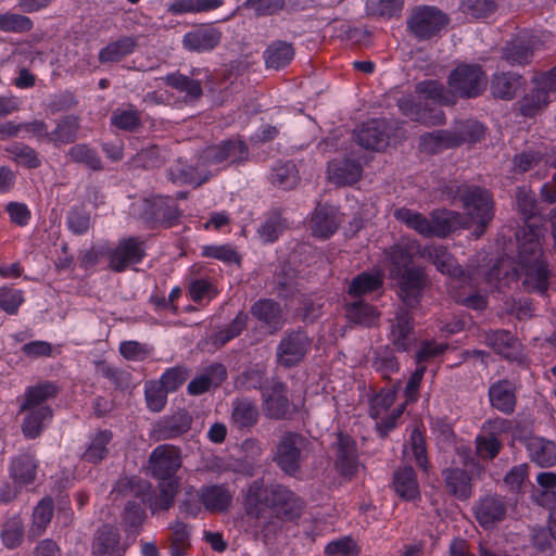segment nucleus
<instances>
[{"label": "nucleus", "instance_id": "4c0bfd02", "mask_svg": "<svg viewBox=\"0 0 556 556\" xmlns=\"http://www.w3.org/2000/svg\"><path fill=\"white\" fill-rule=\"evenodd\" d=\"M96 556H122L118 530L112 526H103L93 543Z\"/></svg>", "mask_w": 556, "mask_h": 556}, {"label": "nucleus", "instance_id": "09e8293b", "mask_svg": "<svg viewBox=\"0 0 556 556\" xmlns=\"http://www.w3.org/2000/svg\"><path fill=\"white\" fill-rule=\"evenodd\" d=\"M223 3V0H173L167 10L174 15L195 14L213 11Z\"/></svg>", "mask_w": 556, "mask_h": 556}, {"label": "nucleus", "instance_id": "9d476101", "mask_svg": "<svg viewBox=\"0 0 556 556\" xmlns=\"http://www.w3.org/2000/svg\"><path fill=\"white\" fill-rule=\"evenodd\" d=\"M311 346L312 340L305 331L301 329L288 331L277 346V363L286 368L293 367L305 358Z\"/></svg>", "mask_w": 556, "mask_h": 556}, {"label": "nucleus", "instance_id": "f03ea898", "mask_svg": "<svg viewBox=\"0 0 556 556\" xmlns=\"http://www.w3.org/2000/svg\"><path fill=\"white\" fill-rule=\"evenodd\" d=\"M466 217L453 211H433L430 215L431 238H445L457 228L475 226L472 236L480 238L494 217L493 199L489 190L471 186L460 194Z\"/></svg>", "mask_w": 556, "mask_h": 556}, {"label": "nucleus", "instance_id": "052dcab7", "mask_svg": "<svg viewBox=\"0 0 556 556\" xmlns=\"http://www.w3.org/2000/svg\"><path fill=\"white\" fill-rule=\"evenodd\" d=\"M5 151L14 162L27 168H37L41 164L37 152L29 146L15 142L9 146Z\"/></svg>", "mask_w": 556, "mask_h": 556}, {"label": "nucleus", "instance_id": "f257e3e1", "mask_svg": "<svg viewBox=\"0 0 556 556\" xmlns=\"http://www.w3.org/2000/svg\"><path fill=\"white\" fill-rule=\"evenodd\" d=\"M545 235L546 228L543 224L528 220L517 233L518 267L514 266L508 258L497 260L485 275L489 287L503 291L510 281H516L520 275H523V286L528 291L545 294L551 275L542 248Z\"/></svg>", "mask_w": 556, "mask_h": 556}, {"label": "nucleus", "instance_id": "473e14b6", "mask_svg": "<svg viewBox=\"0 0 556 556\" xmlns=\"http://www.w3.org/2000/svg\"><path fill=\"white\" fill-rule=\"evenodd\" d=\"M527 448L530 459L538 466L548 468L556 465V445L553 441L539 437L531 438Z\"/></svg>", "mask_w": 556, "mask_h": 556}, {"label": "nucleus", "instance_id": "69168bd1", "mask_svg": "<svg viewBox=\"0 0 556 556\" xmlns=\"http://www.w3.org/2000/svg\"><path fill=\"white\" fill-rule=\"evenodd\" d=\"M24 526L20 517L8 519L1 531V540L7 548H16L23 541Z\"/></svg>", "mask_w": 556, "mask_h": 556}, {"label": "nucleus", "instance_id": "b1692460", "mask_svg": "<svg viewBox=\"0 0 556 556\" xmlns=\"http://www.w3.org/2000/svg\"><path fill=\"white\" fill-rule=\"evenodd\" d=\"M358 458L355 441L340 433L337 440V470L344 477H353L358 470Z\"/></svg>", "mask_w": 556, "mask_h": 556}, {"label": "nucleus", "instance_id": "dca6fc26", "mask_svg": "<svg viewBox=\"0 0 556 556\" xmlns=\"http://www.w3.org/2000/svg\"><path fill=\"white\" fill-rule=\"evenodd\" d=\"M143 241L136 237L119 240L109 253L110 267L114 271H124L129 265L140 263L144 257Z\"/></svg>", "mask_w": 556, "mask_h": 556}, {"label": "nucleus", "instance_id": "6e6d98bb", "mask_svg": "<svg viewBox=\"0 0 556 556\" xmlns=\"http://www.w3.org/2000/svg\"><path fill=\"white\" fill-rule=\"evenodd\" d=\"M372 367L376 371L381 374L383 378L399 371V362L389 346H380L374 352Z\"/></svg>", "mask_w": 556, "mask_h": 556}, {"label": "nucleus", "instance_id": "393cba45", "mask_svg": "<svg viewBox=\"0 0 556 556\" xmlns=\"http://www.w3.org/2000/svg\"><path fill=\"white\" fill-rule=\"evenodd\" d=\"M491 406L503 414L510 415L516 407L514 384L508 380H498L489 388Z\"/></svg>", "mask_w": 556, "mask_h": 556}, {"label": "nucleus", "instance_id": "774afa93", "mask_svg": "<svg viewBox=\"0 0 556 556\" xmlns=\"http://www.w3.org/2000/svg\"><path fill=\"white\" fill-rule=\"evenodd\" d=\"M34 27L33 21L17 13H0V30L5 33H26Z\"/></svg>", "mask_w": 556, "mask_h": 556}, {"label": "nucleus", "instance_id": "7c9ffc66", "mask_svg": "<svg viewBox=\"0 0 556 556\" xmlns=\"http://www.w3.org/2000/svg\"><path fill=\"white\" fill-rule=\"evenodd\" d=\"M251 314L264 323L271 331L280 329L283 325L282 309L279 303L262 299L253 304Z\"/></svg>", "mask_w": 556, "mask_h": 556}, {"label": "nucleus", "instance_id": "0eeeda50", "mask_svg": "<svg viewBox=\"0 0 556 556\" xmlns=\"http://www.w3.org/2000/svg\"><path fill=\"white\" fill-rule=\"evenodd\" d=\"M448 22V15L437 7L417 5L412 9L406 24L417 39L428 40L445 28Z\"/></svg>", "mask_w": 556, "mask_h": 556}, {"label": "nucleus", "instance_id": "7ed1b4c3", "mask_svg": "<svg viewBox=\"0 0 556 556\" xmlns=\"http://www.w3.org/2000/svg\"><path fill=\"white\" fill-rule=\"evenodd\" d=\"M293 519L300 515L301 504L293 492L280 484L265 485L263 480H254L243 500L245 531L257 533L269 519V509Z\"/></svg>", "mask_w": 556, "mask_h": 556}, {"label": "nucleus", "instance_id": "2f4dec72", "mask_svg": "<svg viewBox=\"0 0 556 556\" xmlns=\"http://www.w3.org/2000/svg\"><path fill=\"white\" fill-rule=\"evenodd\" d=\"M25 412L22 430L26 438L35 439L40 435L42 430L52 419V409L50 407L22 408Z\"/></svg>", "mask_w": 556, "mask_h": 556}, {"label": "nucleus", "instance_id": "2eb2a0df", "mask_svg": "<svg viewBox=\"0 0 556 556\" xmlns=\"http://www.w3.org/2000/svg\"><path fill=\"white\" fill-rule=\"evenodd\" d=\"M425 253L427 250L417 239L403 238L386 252L390 262V275H396L404 268H410L414 257L424 258Z\"/></svg>", "mask_w": 556, "mask_h": 556}, {"label": "nucleus", "instance_id": "f8f14e48", "mask_svg": "<svg viewBox=\"0 0 556 556\" xmlns=\"http://www.w3.org/2000/svg\"><path fill=\"white\" fill-rule=\"evenodd\" d=\"M394 131L393 123L384 118H372L358 127L355 138L363 148L379 151L389 144Z\"/></svg>", "mask_w": 556, "mask_h": 556}, {"label": "nucleus", "instance_id": "423d86ee", "mask_svg": "<svg viewBox=\"0 0 556 556\" xmlns=\"http://www.w3.org/2000/svg\"><path fill=\"white\" fill-rule=\"evenodd\" d=\"M160 481L159 493L152 489L148 481H142L135 478L121 479L118 481V488H130L132 490L136 485L137 490L135 493L141 496L142 502L147 504L150 510L154 514L159 510H167L169 507H172L178 490L177 479H166Z\"/></svg>", "mask_w": 556, "mask_h": 556}, {"label": "nucleus", "instance_id": "37998d69", "mask_svg": "<svg viewBox=\"0 0 556 556\" xmlns=\"http://www.w3.org/2000/svg\"><path fill=\"white\" fill-rule=\"evenodd\" d=\"M523 85L520 75L511 73H502L495 75L491 81V91L494 97L510 100L515 97L518 89Z\"/></svg>", "mask_w": 556, "mask_h": 556}, {"label": "nucleus", "instance_id": "a211bd4d", "mask_svg": "<svg viewBox=\"0 0 556 556\" xmlns=\"http://www.w3.org/2000/svg\"><path fill=\"white\" fill-rule=\"evenodd\" d=\"M222 31L213 25H201L187 31L181 40L182 47L197 53H204L215 49L222 40Z\"/></svg>", "mask_w": 556, "mask_h": 556}, {"label": "nucleus", "instance_id": "c9c22d12", "mask_svg": "<svg viewBox=\"0 0 556 556\" xmlns=\"http://www.w3.org/2000/svg\"><path fill=\"white\" fill-rule=\"evenodd\" d=\"M549 155H554V149H548L547 147L526 149L514 156V170L521 174L540 165L541 163H543L545 166H548L547 159Z\"/></svg>", "mask_w": 556, "mask_h": 556}, {"label": "nucleus", "instance_id": "49530a36", "mask_svg": "<svg viewBox=\"0 0 556 556\" xmlns=\"http://www.w3.org/2000/svg\"><path fill=\"white\" fill-rule=\"evenodd\" d=\"M294 56L292 46L286 41H275L264 51L265 64L268 68L279 70L288 65Z\"/></svg>", "mask_w": 556, "mask_h": 556}, {"label": "nucleus", "instance_id": "1a4fd4ad", "mask_svg": "<svg viewBox=\"0 0 556 556\" xmlns=\"http://www.w3.org/2000/svg\"><path fill=\"white\" fill-rule=\"evenodd\" d=\"M486 75L477 64H460L448 76V85L463 98H475L486 87Z\"/></svg>", "mask_w": 556, "mask_h": 556}, {"label": "nucleus", "instance_id": "8fccbe9b", "mask_svg": "<svg viewBox=\"0 0 556 556\" xmlns=\"http://www.w3.org/2000/svg\"><path fill=\"white\" fill-rule=\"evenodd\" d=\"M113 439V433L110 430H99L93 437L84 452V459L90 463L102 462L109 452V444Z\"/></svg>", "mask_w": 556, "mask_h": 556}, {"label": "nucleus", "instance_id": "ddd939ff", "mask_svg": "<svg viewBox=\"0 0 556 556\" xmlns=\"http://www.w3.org/2000/svg\"><path fill=\"white\" fill-rule=\"evenodd\" d=\"M181 464L180 450L170 444L156 446L149 457V470L157 480L175 479Z\"/></svg>", "mask_w": 556, "mask_h": 556}, {"label": "nucleus", "instance_id": "680f3d73", "mask_svg": "<svg viewBox=\"0 0 556 556\" xmlns=\"http://www.w3.org/2000/svg\"><path fill=\"white\" fill-rule=\"evenodd\" d=\"M168 86L185 92L190 99H198L202 94V86L199 80L189 78L179 73L168 74L165 78Z\"/></svg>", "mask_w": 556, "mask_h": 556}, {"label": "nucleus", "instance_id": "58836bf2", "mask_svg": "<svg viewBox=\"0 0 556 556\" xmlns=\"http://www.w3.org/2000/svg\"><path fill=\"white\" fill-rule=\"evenodd\" d=\"M137 47V40L134 37L125 36L115 41L109 42L99 51V61L101 63H114L131 54Z\"/></svg>", "mask_w": 556, "mask_h": 556}, {"label": "nucleus", "instance_id": "ea45409f", "mask_svg": "<svg viewBox=\"0 0 556 556\" xmlns=\"http://www.w3.org/2000/svg\"><path fill=\"white\" fill-rule=\"evenodd\" d=\"M457 147L464 143H476L484 138L485 127L473 119L457 122L453 129L450 130Z\"/></svg>", "mask_w": 556, "mask_h": 556}, {"label": "nucleus", "instance_id": "a19ab883", "mask_svg": "<svg viewBox=\"0 0 556 556\" xmlns=\"http://www.w3.org/2000/svg\"><path fill=\"white\" fill-rule=\"evenodd\" d=\"M258 419V410L248 399L236 400L232 403L231 422L238 429L251 428Z\"/></svg>", "mask_w": 556, "mask_h": 556}, {"label": "nucleus", "instance_id": "bb28decb", "mask_svg": "<svg viewBox=\"0 0 556 556\" xmlns=\"http://www.w3.org/2000/svg\"><path fill=\"white\" fill-rule=\"evenodd\" d=\"M413 331V316L407 309H399L392 324L390 340L397 351H407L410 348Z\"/></svg>", "mask_w": 556, "mask_h": 556}, {"label": "nucleus", "instance_id": "9b49d317", "mask_svg": "<svg viewBox=\"0 0 556 556\" xmlns=\"http://www.w3.org/2000/svg\"><path fill=\"white\" fill-rule=\"evenodd\" d=\"M390 276L396 280L397 294L403 303L409 307L417 306L427 286L425 269L420 266H413Z\"/></svg>", "mask_w": 556, "mask_h": 556}, {"label": "nucleus", "instance_id": "72a5a7b5", "mask_svg": "<svg viewBox=\"0 0 556 556\" xmlns=\"http://www.w3.org/2000/svg\"><path fill=\"white\" fill-rule=\"evenodd\" d=\"M59 388L51 381H45L26 388L22 408L50 407L46 404L48 400L55 397Z\"/></svg>", "mask_w": 556, "mask_h": 556}, {"label": "nucleus", "instance_id": "603ef678", "mask_svg": "<svg viewBox=\"0 0 556 556\" xmlns=\"http://www.w3.org/2000/svg\"><path fill=\"white\" fill-rule=\"evenodd\" d=\"M169 530L172 531L170 556H186L187 548L190 546V527L180 520H175L169 525Z\"/></svg>", "mask_w": 556, "mask_h": 556}, {"label": "nucleus", "instance_id": "6e6552de", "mask_svg": "<svg viewBox=\"0 0 556 556\" xmlns=\"http://www.w3.org/2000/svg\"><path fill=\"white\" fill-rule=\"evenodd\" d=\"M534 88L519 101L520 113L526 117L539 114L556 92V66L533 79Z\"/></svg>", "mask_w": 556, "mask_h": 556}, {"label": "nucleus", "instance_id": "e433bc0d", "mask_svg": "<svg viewBox=\"0 0 556 556\" xmlns=\"http://www.w3.org/2000/svg\"><path fill=\"white\" fill-rule=\"evenodd\" d=\"M444 481L450 493L458 500H468L471 495V477L467 470L460 468H448L443 471Z\"/></svg>", "mask_w": 556, "mask_h": 556}, {"label": "nucleus", "instance_id": "de8ad7c7", "mask_svg": "<svg viewBox=\"0 0 556 556\" xmlns=\"http://www.w3.org/2000/svg\"><path fill=\"white\" fill-rule=\"evenodd\" d=\"M393 215L396 220L404 224L407 228L425 238H431L430 218L424 214L407 207H400L394 211Z\"/></svg>", "mask_w": 556, "mask_h": 556}, {"label": "nucleus", "instance_id": "6ab92c4d", "mask_svg": "<svg viewBox=\"0 0 556 556\" xmlns=\"http://www.w3.org/2000/svg\"><path fill=\"white\" fill-rule=\"evenodd\" d=\"M401 113L412 121L426 125H441L445 122V115L441 110H428L417 102L413 94H404L397 100Z\"/></svg>", "mask_w": 556, "mask_h": 556}, {"label": "nucleus", "instance_id": "a18cd8bd", "mask_svg": "<svg viewBox=\"0 0 556 556\" xmlns=\"http://www.w3.org/2000/svg\"><path fill=\"white\" fill-rule=\"evenodd\" d=\"M169 178L174 184H190L200 186L206 181L199 161L194 165H188L178 161L176 165L169 169Z\"/></svg>", "mask_w": 556, "mask_h": 556}, {"label": "nucleus", "instance_id": "c85d7f7f", "mask_svg": "<svg viewBox=\"0 0 556 556\" xmlns=\"http://www.w3.org/2000/svg\"><path fill=\"white\" fill-rule=\"evenodd\" d=\"M227 377L226 368L222 364H212L205 370L192 379L188 387V393L200 395L210 390L211 387L219 386Z\"/></svg>", "mask_w": 556, "mask_h": 556}, {"label": "nucleus", "instance_id": "f3484780", "mask_svg": "<svg viewBox=\"0 0 556 556\" xmlns=\"http://www.w3.org/2000/svg\"><path fill=\"white\" fill-rule=\"evenodd\" d=\"M303 444L304 439L295 433H287L281 438L277 446L276 460L288 475H294L299 470Z\"/></svg>", "mask_w": 556, "mask_h": 556}, {"label": "nucleus", "instance_id": "a878e982", "mask_svg": "<svg viewBox=\"0 0 556 556\" xmlns=\"http://www.w3.org/2000/svg\"><path fill=\"white\" fill-rule=\"evenodd\" d=\"M268 181L275 188L291 190L300 182L299 169L292 161H278L270 168Z\"/></svg>", "mask_w": 556, "mask_h": 556}, {"label": "nucleus", "instance_id": "4468645a", "mask_svg": "<svg viewBox=\"0 0 556 556\" xmlns=\"http://www.w3.org/2000/svg\"><path fill=\"white\" fill-rule=\"evenodd\" d=\"M425 250H427V253H425L422 260L430 261L438 271L456 279L462 283L472 286L471 275L462 268L447 248L443 245L428 244L425 245Z\"/></svg>", "mask_w": 556, "mask_h": 556}, {"label": "nucleus", "instance_id": "c03bdc74", "mask_svg": "<svg viewBox=\"0 0 556 556\" xmlns=\"http://www.w3.org/2000/svg\"><path fill=\"white\" fill-rule=\"evenodd\" d=\"M419 147L422 152L435 154L446 149L457 147L450 130H434L422 135L419 139Z\"/></svg>", "mask_w": 556, "mask_h": 556}, {"label": "nucleus", "instance_id": "f704fd0d", "mask_svg": "<svg viewBox=\"0 0 556 556\" xmlns=\"http://www.w3.org/2000/svg\"><path fill=\"white\" fill-rule=\"evenodd\" d=\"M384 276L381 270L363 271L355 276L348 288V293L352 296H362L382 288Z\"/></svg>", "mask_w": 556, "mask_h": 556}, {"label": "nucleus", "instance_id": "20e7f679", "mask_svg": "<svg viewBox=\"0 0 556 556\" xmlns=\"http://www.w3.org/2000/svg\"><path fill=\"white\" fill-rule=\"evenodd\" d=\"M248 157L249 148L247 143L241 139L232 138L219 144L206 147L199 154L198 161L207 181L219 170L230 165L242 164Z\"/></svg>", "mask_w": 556, "mask_h": 556}, {"label": "nucleus", "instance_id": "5701e85b", "mask_svg": "<svg viewBox=\"0 0 556 556\" xmlns=\"http://www.w3.org/2000/svg\"><path fill=\"white\" fill-rule=\"evenodd\" d=\"M38 460L30 454L14 456L10 463V477L16 488L30 489L37 479Z\"/></svg>", "mask_w": 556, "mask_h": 556}, {"label": "nucleus", "instance_id": "79ce46f5", "mask_svg": "<svg viewBox=\"0 0 556 556\" xmlns=\"http://www.w3.org/2000/svg\"><path fill=\"white\" fill-rule=\"evenodd\" d=\"M415 91L425 100L432 101L438 104H454L455 94L447 91L438 80H424L416 85Z\"/></svg>", "mask_w": 556, "mask_h": 556}, {"label": "nucleus", "instance_id": "4d7b16f0", "mask_svg": "<svg viewBox=\"0 0 556 556\" xmlns=\"http://www.w3.org/2000/svg\"><path fill=\"white\" fill-rule=\"evenodd\" d=\"M346 317L351 323L371 326L378 318V312L366 302L355 301L346 306Z\"/></svg>", "mask_w": 556, "mask_h": 556}, {"label": "nucleus", "instance_id": "13d9d810", "mask_svg": "<svg viewBox=\"0 0 556 556\" xmlns=\"http://www.w3.org/2000/svg\"><path fill=\"white\" fill-rule=\"evenodd\" d=\"M112 126L127 131H132L141 124L140 112L132 105L117 108L111 115Z\"/></svg>", "mask_w": 556, "mask_h": 556}, {"label": "nucleus", "instance_id": "cd10ccee", "mask_svg": "<svg viewBox=\"0 0 556 556\" xmlns=\"http://www.w3.org/2000/svg\"><path fill=\"white\" fill-rule=\"evenodd\" d=\"M362 165L355 160L331 161L328 165L329 179L340 186L353 185L362 176Z\"/></svg>", "mask_w": 556, "mask_h": 556}, {"label": "nucleus", "instance_id": "0e129e2a", "mask_svg": "<svg viewBox=\"0 0 556 556\" xmlns=\"http://www.w3.org/2000/svg\"><path fill=\"white\" fill-rule=\"evenodd\" d=\"M52 516L53 501L50 497H45L34 509L31 532L40 535L50 523Z\"/></svg>", "mask_w": 556, "mask_h": 556}, {"label": "nucleus", "instance_id": "39448f33", "mask_svg": "<svg viewBox=\"0 0 556 556\" xmlns=\"http://www.w3.org/2000/svg\"><path fill=\"white\" fill-rule=\"evenodd\" d=\"M233 493L227 484H207L199 490L190 488L180 508L189 516L197 517L202 507L213 514L224 513L231 506Z\"/></svg>", "mask_w": 556, "mask_h": 556}, {"label": "nucleus", "instance_id": "338daca9", "mask_svg": "<svg viewBox=\"0 0 556 556\" xmlns=\"http://www.w3.org/2000/svg\"><path fill=\"white\" fill-rule=\"evenodd\" d=\"M68 156L76 163H83L93 170L102 168L97 151L88 144H75L68 150Z\"/></svg>", "mask_w": 556, "mask_h": 556}, {"label": "nucleus", "instance_id": "aec40b11", "mask_svg": "<svg viewBox=\"0 0 556 556\" xmlns=\"http://www.w3.org/2000/svg\"><path fill=\"white\" fill-rule=\"evenodd\" d=\"M507 506L502 496L486 495L475 506V516L479 525L485 529L504 520Z\"/></svg>", "mask_w": 556, "mask_h": 556}, {"label": "nucleus", "instance_id": "4be33fe9", "mask_svg": "<svg viewBox=\"0 0 556 556\" xmlns=\"http://www.w3.org/2000/svg\"><path fill=\"white\" fill-rule=\"evenodd\" d=\"M341 224V214L332 205H318L311 218L313 236L327 239L331 237Z\"/></svg>", "mask_w": 556, "mask_h": 556}, {"label": "nucleus", "instance_id": "e2e57ef3", "mask_svg": "<svg viewBox=\"0 0 556 556\" xmlns=\"http://www.w3.org/2000/svg\"><path fill=\"white\" fill-rule=\"evenodd\" d=\"M403 5V0H367L366 11L372 16L391 18L401 13Z\"/></svg>", "mask_w": 556, "mask_h": 556}, {"label": "nucleus", "instance_id": "bf43d9fd", "mask_svg": "<svg viewBox=\"0 0 556 556\" xmlns=\"http://www.w3.org/2000/svg\"><path fill=\"white\" fill-rule=\"evenodd\" d=\"M79 128L78 118L75 116H65L62 118L55 129L50 132L49 141L55 143H70L77 137Z\"/></svg>", "mask_w": 556, "mask_h": 556}, {"label": "nucleus", "instance_id": "3c124183", "mask_svg": "<svg viewBox=\"0 0 556 556\" xmlns=\"http://www.w3.org/2000/svg\"><path fill=\"white\" fill-rule=\"evenodd\" d=\"M191 427V417L188 413H178L170 418L162 420L157 430L163 440L177 438L186 433Z\"/></svg>", "mask_w": 556, "mask_h": 556}, {"label": "nucleus", "instance_id": "864d4df0", "mask_svg": "<svg viewBox=\"0 0 556 556\" xmlns=\"http://www.w3.org/2000/svg\"><path fill=\"white\" fill-rule=\"evenodd\" d=\"M533 55V47L530 41L515 39L508 42L503 49V58L511 65L527 64Z\"/></svg>", "mask_w": 556, "mask_h": 556}, {"label": "nucleus", "instance_id": "5fc2aeb1", "mask_svg": "<svg viewBox=\"0 0 556 556\" xmlns=\"http://www.w3.org/2000/svg\"><path fill=\"white\" fill-rule=\"evenodd\" d=\"M152 208L151 219L160 223H172L178 218V211L174 200L165 197H156L152 202H147Z\"/></svg>", "mask_w": 556, "mask_h": 556}, {"label": "nucleus", "instance_id": "412c9836", "mask_svg": "<svg viewBox=\"0 0 556 556\" xmlns=\"http://www.w3.org/2000/svg\"><path fill=\"white\" fill-rule=\"evenodd\" d=\"M264 409L270 418L281 419L289 412L287 387L280 381L273 380L262 391Z\"/></svg>", "mask_w": 556, "mask_h": 556}, {"label": "nucleus", "instance_id": "c756f323", "mask_svg": "<svg viewBox=\"0 0 556 556\" xmlns=\"http://www.w3.org/2000/svg\"><path fill=\"white\" fill-rule=\"evenodd\" d=\"M395 493L405 501H415L420 497L416 472L412 467L405 466L393 475Z\"/></svg>", "mask_w": 556, "mask_h": 556}]
</instances>
